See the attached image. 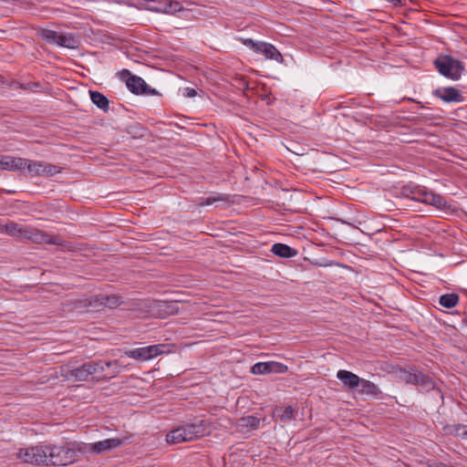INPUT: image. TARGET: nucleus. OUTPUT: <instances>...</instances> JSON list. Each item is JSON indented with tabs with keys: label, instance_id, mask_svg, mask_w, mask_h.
Listing matches in <instances>:
<instances>
[{
	"label": "nucleus",
	"instance_id": "obj_28",
	"mask_svg": "<svg viewBox=\"0 0 467 467\" xmlns=\"http://www.w3.org/2000/svg\"><path fill=\"white\" fill-rule=\"evenodd\" d=\"M166 5L167 6L164 9L162 8L164 14L174 15L183 10L182 5L178 1L167 0Z\"/></svg>",
	"mask_w": 467,
	"mask_h": 467
},
{
	"label": "nucleus",
	"instance_id": "obj_17",
	"mask_svg": "<svg viewBox=\"0 0 467 467\" xmlns=\"http://www.w3.org/2000/svg\"><path fill=\"white\" fill-rule=\"evenodd\" d=\"M337 378L349 389L358 388L361 382V379L358 375L345 369L338 370Z\"/></svg>",
	"mask_w": 467,
	"mask_h": 467
},
{
	"label": "nucleus",
	"instance_id": "obj_30",
	"mask_svg": "<svg viewBox=\"0 0 467 467\" xmlns=\"http://www.w3.org/2000/svg\"><path fill=\"white\" fill-rule=\"evenodd\" d=\"M101 300H102L101 304L109 308L118 306L121 301L120 297L118 296H110L102 297Z\"/></svg>",
	"mask_w": 467,
	"mask_h": 467
},
{
	"label": "nucleus",
	"instance_id": "obj_16",
	"mask_svg": "<svg viewBox=\"0 0 467 467\" xmlns=\"http://www.w3.org/2000/svg\"><path fill=\"white\" fill-rule=\"evenodd\" d=\"M26 159L12 156H0V170L10 171H25Z\"/></svg>",
	"mask_w": 467,
	"mask_h": 467
},
{
	"label": "nucleus",
	"instance_id": "obj_9",
	"mask_svg": "<svg viewBox=\"0 0 467 467\" xmlns=\"http://www.w3.org/2000/svg\"><path fill=\"white\" fill-rule=\"evenodd\" d=\"M44 451V445L20 449L16 452V458L26 463L43 464L46 462Z\"/></svg>",
	"mask_w": 467,
	"mask_h": 467
},
{
	"label": "nucleus",
	"instance_id": "obj_10",
	"mask_svg": "<svg viewBox=\"0 0 467 467\" xmlns=\"http://www.w3.org/2000/svg\"><path fill=\"white\" fill-rule=\"evenodd\" d=\"M25 238L37 244H62V241L57 235L49 234L29 226H27L25 233Z\"/></svg>",
	"mask_w": 467,
	"mask_h": 467
},
{
	"label": "nucleus",
	"instance_id": "obj_25",
	"mask_svg": "<svg viewBox=\"0 0 467 467\" xmlns=\"http://www.w3.org/2000/svg\"><path fill=\"white\" fill-rule=\"evenodd\" d=\"M459 302V296L456 294H445L440 297V304L446 308L455 306Z\"/></svg>",
	"mask_w": 467,
	"mask_h": 467
},
{
	"label": "nucleus",
	"instance_id": "obj_14",
	"mask_svg": "<svg viewBox=\"0 0 467 467\" xmlns=\"http://www.w3.org/2000/svg\"><path fill=\"white\" fill-rule=\"evenodd\" d=\"M433 95L447 103L462 102L464 99L462 92L453 87L437 88Z\"/></svg>",
	"mask_w": 467,
	"mask_h": 467
},
{
	"label": "nucleus",
	"instance_id": "obj_18",
	"mask_svg": "<svg viewBox=\"0 0 467 467\" xmlns=\"http://www.w3.org/2000/svg\"><path fill=\"white\" fill-rule=\"evenodd\" d=\"M26 228L27 226L10 222L3 226L2 231L10 236L25 238Z\"/></svg>",
	"mask_w": 467,
	"mask_h": 467
},
{
	"label": "nucleus",
	"instance_id": "obj_34",
	"mask_svg": "<svg viewBox=\"0 0 467 467\" xmlns=\"http://www.w3.org/2000/svg\"><path fill=\"white\" fill-rule=\"evenodd\" d=\"M197 94L196 90L194 88H186L184 89V95L188 98H193L195 97Z\"/></svg>",
	"mask_w": 467,
	"mask_h": 467
},
{
	"label": "nucleus",
	"instance_id": "obj_24",
	"mask_svg": "<svg viewBox=\"0 0 467 467\" xmlns=\"http://www.w3.org/2000/svg\"><path fill=\"white\" fill-rule=\"evenodd\" d=\"M274 417L281 421H287L294 419V410L292 407H279L274 410Z\"/></svg>",
	"mask_w": 467,
	"mask_h": 467
},
{
	"label": "nucleus",
	"instance_id": "obj_26",
	"mask_svg": "<svg viewBox=\"0 0 467 467\" xmlns=\"http://www.w3.org/2000/svg\"><path fill=\"white\" fill-rule=\"evenodd\" d=\"M260 420L254 416H246L239 420V426L246 429L258 428Z\"/></svg>",
	"mask_w": 467,
	"mask_h": 467
},
{
	"label": "nucleus",
	"instance_id": "obj_22",
	"mask_svg": "<svg viewBox=\"0 0 467 467\" xmlns=\"http://www.w3.org/2000/svg\"><path fill=\"white\" fill-rule=\"evenodd\" d=\"M91 101L100 109L107 111L109 109V99L99 91H90Z\"/></svg>",
	"mask_w": 467,
	"mask_h": 467
},
{
	"label": "nucleus",
	"instance_id": "obj_19",
	"mask_svg": "<svg viewBox=\"0 0 467 467\" xmlns=\"http://www.w3.org/2000/svg\"><path fill=\"white\" fill-rule=\"evenodd\" d=\"M272 253L283 258H290L296 254V252L292 247L284 244H275L271 249Z\"/></svg>",
	"mask_w": 467,
	"mask_h": 467
},
{
	"label": "nucleus",
	"instance_id": "obj_2",
	"mask_svg": "<svg viewBox=\"0 0 467 467\" xmlns=\"http://www.w3.org/2000/svg\"><path fill=\"white\" fill-rule=\"evenodd\" d=\"M111 366H117V362H105L102 364L101 362H88L81 365L80 367H76L72 364H66L60 367V375L67 380H76V381H84L88 379L89 376L104 372L106 368H109Z\"/></svg>",
	"mask_w": 467,
	"mask_h": 467
},
{
	"label": "nucleus",
	"instance_id": "obj_4",
	"mask_svg": "<svg viewBox=\"0 0 467 467\" xmlns=\"http://www.w3.org/2000/svg\"><path fill=\"white\" fill-rule=\"evenodd\" d=\"M39 36L51 45L72 49L78 48L79 46V37L71 33H62L45 28L39 31Z\"/></svg>",
	"mask_w": 467,
	"mask_h": 467
},
{
	"label": "nucleus",
	"instance_id": "obj_6",
	"mask_svg": "<svg viewBox=\"0 0 467 467\" xmlns=\"http://www.w3.org/2000/svg\"><path fill=\"white\" fill-rule=\"evenodd\" d=\"M126 439L109 438L92 443L80 445L81 453L102 454L119 448L126 443Z\"/></svg>",
	"mask_w": 467,
	"mask_h": 467
},
{
	"label": "nucleus",
	"instance_id": "obj_20",
	"mask_svg": "<svg viewBox=\"0 0 467 467\" xmlns=\"http://www.w3.org/2000/svg\"><path fill=\"white\" fill-rule=\"evenodd\" d=\"M360 389L359 392L361 394L377 397L381 394L379 388L373 382L361 379V382L359 384Z\"/></svg>",
	"mask_w": 467,
	"mask_h": 467
},
{
	"label": "nucleus",
	"instance_id": "obj_33",
	"mask_svg": "<svg viewBox=\"0 0 467 467\" xmlns=\"http://www.w3.org/2000/svg\"><path fill=\"white\" fill-rule=\"evenodd\" d=\"M425 193H427V191L419 190L414 193L413 199L423 202Z\"/></svg>",
	"mask_w": 467,
	"mask_h": 467
},
{
	"label": "nucleus",
	"instance_id": "obj_11",
	"mask_svg": "<svg viewBox=\"0 0 467 467\" xmlns=\"http://www.w3.org/2000/svg\"><path fill=\"white\" fill-rule=\"evenodd\" d=\"M288 369L287 366L277 361L268 362H258L251 368V372L254 375H264V374H282L286 372Z\"/></svg>",
	"mask_w": 467,
	"mask_h": 467
},
{
	"label": "nucleus",
	"instance_id": "obj_31",
	"mask_svg": "<svg viewBox=\"0 0 467 467\" xmlns=\"http://www.w3.org/2000/svg\"><path fill=\"white\" fill-rule=\"evenodd\" d=\"M455 436L467 440V426L459 425L454 428Z\"/></svg>",
	"mask_w": 467,
	"mask_h": 467
},
{
	"label": "nucleus",
	"instance_id": "obj_21",
	"mask_svg": "<svg viewBox=\"0 0 467 467\" xmlns=\"http://www.w3.org/2000/svg\"><path fill=\"white\" fill-rule=\"evenodd\" d=\"M397 375L400 380H403L408 384L416 385L419 383L418 375H420V372H417L416 370H406L400 368L397 371Z\"/></svg>",
	"mask_w": 467,
	"mask_h": 467
},
{
	"label": "nucleus",
	"instance_id": "obj_35",
	"mask_svg": "<svg viewBox=\"0 0 467 467\" xmlns=\"http://www.w3.org/2000/svg\"><path fill=\"white\" fill-rule=\"evenodd\" d=\"M119 371L118 369H114L113 372L109 375V378H113L116 374H118Z\"/></svg>",
	"mask_w": 467,
	"mask_h": 467
},
{
	"label": "nucleus",
	"instance_id": "obj_3",
	"mask_svg": "<svg viewBox=\"0 0 467 467\" xmlns=\"http://www.w3.org/2000/svg\"><path fill=\"white\" fill-rule=\"evenodd\" d=\"M434 66L441 75L451 80L460 79L465 69L460 60L447 55L439 56Z\"/></svg>",
	"mask_w": 467,
	"mask_h": 467
},
{
	"label": "nucleus",
	"instance_id": "obj_29",
	"mask_svg": "<svg viewBox=\"0 0 467 467\" xmlns=\"http://www.w3.org/2000/svg\"><path fill=\"white\" fill-rule=\"evenodd\" d=\"M230 196L227 194H222V193H215L213 195H211L205 199L204 202H202V204L210 205L213 204L218 202H229Z\"/></svg>",
	"mask_w": 467,
	"mask_h": 467
},
{
	"label": "nucleus",
	"instance_id": "obj_27",
	"mask_svg": "<svg viewBox=\"0 0 467 467\" xmlns=\"http://www.w3.org/2000/svg\"><path fill=\"white\" fill-rule=\"evenodd\" d=\"M418 379L419 383L416 385L419 386L421 390L429 391L434 389V382L431 380L430 377L420 373V375H418Z\"/></svg>",
	"mask_w": 467,
	"mask_h": 467
},
{
	"label": "nucleus",
	"instance_id": "obj_5",
	"mask_svg": "<svg viewBox=\"0 0 467 467\" xmlns=\"http://www.w3.org/2000/svg\"><path fill=\"white\" fill-rule=\"evenodd\" d=\"M172 348V346L167 344H157L129 350L126 355L137 360L146 361L160 355L171 353Z\"/></svg>",
	"mask_w": 467,
	"mask_h": 467
},
{
	"label": "nucleus",
	"instance_id": "obj_13",
	"mask_svg": "<svg viewBox=\"0 0 467 467\" xmlns=\"http://www.w3.org/2000/svg\"><path fill=\"white\" fill-rule=\"evenodd\" d=\"M128 88L137 95H155L157 91L150 88L146 82L140 77L131 76L127 80Z\"/></svg>",
	"mask_w": 467,
	"mask_h": 467
},
{
	"label": "nucleus",
	"instance_id": "obj_12",
	"mask_svg": "<svg viewBox=\"0 0 467 467\" xmlns=\"http://www.w3.org/2000/svg\"><path fill=\"white\" fill-rule=\"evenodd\" d=\"M186 424L193 441L209 435L213 431V422L209 420L197 419Z\"/></svg>",
	"mask_w": 467,
	"mask_h": 467
},
{
	"label": "nucleus",
	"instance_id": "obj_7",
	"mask_svg": "<svg viewBox=\"0 0 467 467\" xmlns=\"http://www.w3.org/2000/svg\"><path fill=\"white\" fill-rule=\"evenodd\" d=\"M244 44L253 51L262 54L266 59H271L278 63H283V56L276 47L266 42H255L250 38L244 40Z\"/></svg>",
	"mask_w": 467,
	"mask_h": 467
},
{
	"label": "nucleus",
	"instance_id": "obj_1",
	"mask_svg": "<svg viewBox=\"0 0 467 467\" xmlns=\"http://www.w3.org/2000/svg\"><path fill=\"white\" fill-rule=\"evenodd\" d=\"M46 464L66 466L78 461L81 453L80 445L67 443L63 445H44Z\"/></svg>",
	"mask_w": 467,
	"mask_h": 467
},
{
	"label": "nucleus",
	"instance_id": "obj_23",
	"mask_svg": "<svg viewBox=\"0 0 467 467\" xmlns=\"http://www.w3.org/2000/svg\"><path fill=\"white\" fill-rule=\"evenodd\" d=\"M424 197L423 203L430 204L437 208H442L446 205L445 200L441 195L427 192Z\"/></svg>",
	"mask_w": 467,
	"mask_h": 467
},
{
	"label": "nucleus",
	"instance_id": "obj_8",
	"mask_svg": "<svg viewBox=\"0 0 467 467\" xmlns=\"http://www.w3.org/2000/svg\"><path fill=\"white\" fill-rule=\"evenodd\" d=\"M25 170H26L31 176L43 177L53 176L60 172V168L57 165L27 159H26Z\"/></svg>",
	"mask_w": 467,
	"mask_h": 467
},
{
	"label": "nucleus",
	"instance_id": "obj_15",
	"mask_svg": "<svg viewBox=\"0 0 467 467\" xmlns=\"http://www.w3.org/2000/svg\"><path fill=\"white\" fill-rule=\"evenodd\" d=\"M166 441L168 443L176 444L187 441H192V436L191 431H189L187 424L180 426L171 431L166 435Z\"/></svg>",
	"mask_w": 467,
	"mask_h": 467
},
{
	"label": "nucleus",
	"instance_id": "obj_32",
	"mask_svg": "<svg viewBox=\"0 0 467 467\" xmlns=\"http://www.w3.org/2000/svg\"><path fill=\"white\" fill-rule=\"evenodd\" d=\"M166 3H167V0H159L157 2V5L151 6L150 9L160 12V13H164L162 8L164 9L167 6Z\"/></svg>",
	"mask_w": 467,
	"mask_h": 467
}]
</instances>
